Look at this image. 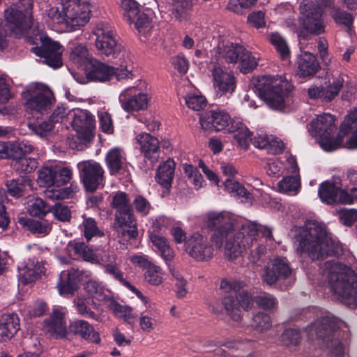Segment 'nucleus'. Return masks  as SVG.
I'll list each match as a JSON object with an SVG mask.
<instances>
[{
    "label": "nucleus",
    "instance_id": "nucleus-26",
    "mask_svg": "<svg viewBox=\"0 0 357 357\" xmlns=\"http://www.w3.org/2000/svg\"><path fill=\"white\" fill-rule=\"evenodd\" d=\"M44 330L50 337L56 340L67 337L68 331L64 314L59 310H54L50 317L43 321Z\"/></svg>",
    "mask_w": 357,
    "mask_h": 357
},
{
    "label": "nucleus",
    "instance_id": "nucleus-40",
    "mask_svg": "<svg viewBox=\"0 0 357 357\" xmlns=\"http://www.w3.org/2000/svg\"><path fill=\"white\" fill-rule=\"evenodd\" d=\"M270 43L275 47L280 58L286 61L290 57V50L285 38L278 32H271L267 34Z\"/></svg>",
    "mask_w": 357,
    "mask_h": 357
},
{
    "label": "nucleus",
    "instance_id": "nucleus-13",
    "mask_svg": "<svg viewBox=\"0 0 357 357\" xmlns=\"http://www.w3.org/2000/svg\"><path fill=\"white\" fill-rule=\"evenodd\" d=\"M335 120V116L324 113L310 123L312 135L318 138L320 146L326 151H335L340 146L341 140L333 138L336 130Z\"/></svg>",
    "mask_w": 357,
    "mask_h": 357
},
{
    "label": "nucleus",
    "instance_id": "nucleus-21",
    "mask_svg": "<svg viewBox=\"0 0 357 357\" xmlns=\"http://www.w3.org/2000/svg\"><path fill=\"white\" fill-rule=\"evenodd\" d=\"M344 79L342 75L333 77L332 82L328 81L326 86H312L307 90V96L310 99H320L324 102H331L343 88Z\"/></svg>",
    "mask_w": 357,
    "mask_h": 357
},
{
    "label": "nucleus",
    "instance_id": "nucleus-27",
    "mask_svg": "<svg viewBox=\"0 0 357 357\" xmlns=\"http://www.w3.org/2000/svg\"><path fill=\"white\" fill-rule=\"evenodd\" d=\"M222 174L227 176L224 182L225 190L231 196L249 199L250 193L239 182L234 179L238 171L231 164H224L220 167Z\"/></svg>",
    "mask_w": 357,
    "mask_h": 357
},
{
    "label": "nucleus",
    "instance_id": "nucleus-31",
    "mask_svg": "<svg viewBox=\"0 0 357 357\" xmlns=\"http://www.w3.org/2000/svg\"><path fill=\"white\" fill-rule=\"evenodd\" d=\"M105 162L111 175L124 174L127 170V165L119 148H112L106 154Z\"/></svg>",
    "mask_w": 357,
    "mask_h": 357
},
{
    "label": "nucleus",
    "instance_id": "nucleus-37",
    "mask_svg": "<svg viewBox=\"0 0 357 357\" xmlns=\"http://www.w3.org/2000/svg\"><path fill=\"white\" fill-rule=\"evenodd\" d=\"M193 0H173L171 15L176 20L181 22L190 19V11Z\"/></svg>",
    "mask_w": 357,
    "mask_h": 357
},
{
    "label": "nucleus",
    "instance_id": "nucleus-16",
    "mask_svg": "<svg viewBox=\"0 0 357 357\" xmlns=\"http://www.w3.org/2000/svg\"><path fill=\"white\" fill-rule=\"evenodd\" d=\"M299 9L301 25L307 32L316 36L325 32L324 11L321 6L312 1H302Z\"/></svg>",
    "mask_w": 357,
    "mask_h": 357
},
{
    "label": "nucleus",
    "instance_id": "nucleus-34",
    "mask_svg": "<svg viewBox=\"0 0 357 357\" xmlns=\"http://www.w3.org/2000/svg\"><path fill=\"white\" fill-rule=\"evenodd\" d=\"M339 192L340 187L328 180L322 182L319 186V197L323 203L328 205L337 204Z\"/></svg>",
    "mask_w": 357,
    "mask_h": 357
},
{
    "label": "nucleus",
    "instance_id": "nucleus-35",
    "mask_svg": "<svg viewBox=\"0 0 357 357\" xmlns=\"http://www.w3.org/2000/svg\"><path fill=\"white\" fill-rule=\"evenodd\" d=\"M135 262L146 269L144 273V278L150 284L159 285L162 282L161 268L159 266L153 265L142 256L137 257Z\"/></svg>",
    "mask_w": 357,
    "mask_h": 357
},
{
    "label": "nucleus",
    "instance_id": "nucleus-43",
    "mask_svg": "<svg viewBox=\"0 0 357 357\" xmlns=\"http://www.w3.org/2000/svg\"><path fill=\"white\" fill-rule=\"evenodd\" d=\"M68 250L74 253V255L82 257L84 261H90L94 259V253L84 242L72 240L67 245Z\"/></svg>",
    "mask_w": 357,
    "mask_h": 357
},
{
    "label": "nucleus",
    "instance_id": "nucleus-60",
    "mask_svg": "<svg viewBox=\"0 0 357 357\" xmlns=\"http://www.w3.org/2000/svg\"><path fill=\"white\" fill-rule=\"evenodd\" d=\"M50 212L52 213L54 218L61 222H67L71 218V211L68 206L61 203H56L51 206Z\"/></svg>",
    "mask_w": 357,
    "mask_h": 357
},
{
    "label": "nucleus",
    "instance_id": "nucleus-51",
    "mask_svg": "<svg viewBox=\"0 0 357 357\" xmlns=\"http://www.w3.org/2000/svg\"><path fill=\"white\" fill-rule=\"evenodd\" d=\"M121 8L124 19L128 22L133 20V17H136V15L141 10L140 5L135 0H121Z\"/></svg>",
    "mask_w": 357,
    "mask_h": 357
},
{
    "label": "nucleus",
    "instance_id": "nucleus-29",
    "mask_svg": "<svg viewBox=\"0 0 357 357\" xmlns=\"http://www.w3.org/2000/svg\"><path fill=\"white\" fill-rule=\"evenodd\" d=\"M69 329L75 336L79 337L89 342L99 344L100 337L99 333L95 331L93 325L83 319H76L71 322Z\"/></svg>",
    "mask_w": 357,
    "mask_h": 357
},
{
    "label": "nucleus",
    "instance_id": "nucleus-5",
    "mask_svg": "<svg viewBox=\"0 0 357 357\" xmlns=\"http://www.w3.org/2000/svg\"><path fill=\"white\" fill-rule=\"evenodd\" d=\"M91 6L86 1L61 0L57 6L48 9L47 15L51 22L76 30L89 21Z\"/></svg>",
    "mask_w": 357,
    "mask_h": 357
},
{
    "label": "nucleus",
    "instance_id": "nucleus-50",
    "mask_svg": "<svg viewBox=\"0 0 357 357\" xmlns=\"http://www.w3.org/2000/svg\"><path fill=\"white\" fill-rule=\"evenodd\" d=\"M82 226L84 236L87 241H89L94 236L102 237L105 235L104 232L98 229L97 222L92 218H85Z\"/></svg>",
    "mask_w": 357,
    "mask_h": 357
},
{
    "label": "nucleus",
    "instance_id": "nucleus-7",
    "mask_svg": "<svg viewBox=\"0 0 357 357\" xmlns=\"http://www.w3.org/2000/svg\"><path fill=\"white\" fill-rule=\"evenodd\" d=\"M96 36L95 46L98 53L114 63L132 66L130 53L115 37L110 27L103 23L97 24L93 31Z\"/></svg>",
    "mask_w": 357,
    "mask_h": 357
},
{
    "label": "nucleus",
    "instance_id": "nucleus-20",
    "mask_svg": "<svg viewBox=\"0 0 357 357\" xmlns=\"http://www.w3.org/2000/svg\"><path fill=\"white\" fill-rule=\"evenodd\" d=\"M292 275V268L285 257H276L271 260L265 266L262 276L264 282L268 285L286 280Z\"/></svg>",
    "mask_w": 357,
    "mask_h": 357
},
{
    "label": "nucleus",
    "instance_id": "nucleus-15",
    "mask_svg": "<svg viewBox=\"0 0 357 357\" xmlns=\"http://www.w3.org/2000/svg\"><path fill=\"white\" fill-rule=\"evenodd\" d=\"M80 182L86 192L93 193L105 185V170L94 160H84L77 163Z\"/></svg>",
    "mask_w": 357,
    "mask_h": 357
},
{
    "label": "nucleus",
    "instance_id": "nucleus-36",
    "mask_svg": "<svg viewBox=\"0 0 357 357\" xmlns=\"http://www.w3.org/2000/svg\"><path fill=\"white\" fill-rule=\"evenodd\" d=\"M17 222L34 234L46 235L52 229V225L47 220H36L27 217H20Z\"/></svg>",
    "mask_w": 357,
    "mask_h": 357
},
{
    "label": "nucleus",
    "instance_id": "nucleus-45",
    "mask_svg": "<svg viewBox=\"0 0 357 357\" xmlns=\"http://www.w3.org/2000/svg\"><path fill=\"white\" fill-rule=\"evenodd\" d=\"M51 211V206L41 198L37 197L29 201L28 211L31 216L44 217Z\"/></svg>",
    "mask_w": 357,
    "mask_h": 357
},
{
    "label": "nucleus",
    "instance_id": "nucleus-1",
    "mask_svg": "<svg viewBox=\"0 0 357 357\" xmlns=\"http://www.w3.org/2000/svg\"><path fill=\"white\" fill-rule=\"evenodd\" d=\"M236 220L225 212H211L208 213L207 226L214 229L211 236V242L218 248L225 245V256L229 260H234L240 257L246 248L256 241L258 234L257 225L255 223L243 224L239 230L235 229Z\"/></svg>",
    "mask_w": 357,
    "mask_h": 357
},
{
    "label": "nucleus",
    "instance_id": "nucleus-48",
    "mask_svg": "<svg viewBox=\"0 0 357 357\" xmlns=\"http://www.w3.org/2000/svg\"><path fill=\"white\" fill-rule=\"evenodd\" d=\"M55 165L43 167L38 171V183L41 187L54 186Z\"/></svg>",
    "mask_w": 357,
    "mask_h": 357
},
{
    "label": "nucleus",
    "instance_id": "nucleus-9",
    "mask_svg": "<svg viewBox=\"0 0 357 357\" xmlns=\"http://www.w3.org/2000/svg\"><path fill=\"white\" fill-rule=\"evenodd\" d=\"M33 0H19L5 10V24L8 32L20 38L33 24Z\"/></svg>",
    "mask_w": 357,
    "mask_h": 357
},
{
    "label": "nucleus",
    "instance_id": "nucleus-52",
    "mask_svg": "<svg viewBox=\"0 0 357 357\" xmlns=\"http://www.w3.org/2000/svg\"><path fill=\"white\" fill-rule=\"evenodd\" d=\"M34 149L31 143L27 140H22L11 142L10 153L14 158L20 157V155L26 156L33 152Z\"/></svg>",
    "mask_w": 357,
    "mask_h": 357
},
{
    "label": "nucleus",
    "instance_id": "nucleus-8",
    "mask_svg": "<svg viewBox=\"0 0 357 357\" xmlns=\"http://www.w3.org/2000/svg\"><path fill=\"white\" fill-rule=\"evenodd\" d=\"M112 205L115 209L114 227L118 236L126 241L136 239L138 236L137 220L128 195L124 192H116L113 196Z\"/></svg>",
    "mask_w": 357,
    "mask_h": 357
},
{
    "label": "nucleus",
    "instance_id": "nucleus-55",
    "mask_svg": "<svg viewBox=\"0 0 357 357\" xmlns=\"http://www.w3.org/2000/svg\"><path fill=\"white\" fill-rule=\"evenodd\" d=\"M169 270L176 281L175 287L176 289L175 291L176 297L179 298L185 297L188 293V290L185 288L187 284L186 280L178 273V271H176L173 266L169 265Z\"/></svg>",
    "mask_w": 357,
    "mask_h": 357
},
{
    "label": "nucleus",
    "instance_id": "nucleus-47",
    "mask_svg": "<svg viewBox=\"0 0 357 357\" xmlns=\"http://www.w3.org/2000/svg\"><path fill=\"white\" fill-rule=\"evenodd\" d=\"M253 144L258 149H266L271 153L276 155L281 153L284 148L283 142L281 141H272L271 142L264 138H255Z\"/></svg>",
    "mask_w": 357,
    "mask_h": 357
},
{
    "label": "nucleus",
    "instance_id": "nucleus-53",
    "mask_svg": "<svg viewBox=\"0 0 357 357\" xmlns=\"http://www.w3.org/2000/svg\"><path fill=\"white\" fill-rule=\"evenodd\" d=\"M54 177V186L60 187L64 185L72 179V169L67 167L55 165Z\"/></svg>",
    "mask_w": 357,
    "mask_h": 357
},
{
    "label": "nucleus",
    "instance_id": "nucleus-61",
    "mask_svg": "<svg viewBox=\"0 0 357 357\" xmlns=\"http://www.w3.org/2000/svg\"><path fill=\"white\" fill-rule=\"evenodd\" d=\"M88 54L89 52L86 46L77 44L71 47L70 59L75 63L82 64L87 59Z\"/></svg>",
    "mask_w": 357,
    "mask_h": 357
},
{
    "label": "nucleus",
    "instance_id": "nucleus-58",
    "mask_svg": "<svg viewBox=\"0 0 357 357\" xmlns=\"http://www.w3.org/2000/svg\"><path fill=\"white\" fill-rule=\"evenodd\" d=\"M76 308L78 313L86 319H93L97 321H100L102 320L100 314L92 311L86 305V301L82 298H79L76 301Z\"/></svg>",
    "mask_w": 357,
    "mask_h": 357
},
{
    "label": "nucleus",
    "instance_id": "nucleus-46",
    "mask_svg": "<svg viewBox=\"0 0 357 357\" xmlns=\"http://www.w3.org/2000/svg\"><path fill=\"white\" fill-rule=\"evenodd\" d=\"M41 272L39 266L36 268V266L29 267L28 265H25L18 269L19 280L23 284L33 282L40 278Z\"/></svg>",
    "mask_w": 357,
    "mask_h": 357
},
{
    "label": "nucleus",
    "instance_id": "nucleus-44",
    "mask_svg": "<svg viewBox=\"0 0 357 357\" xmlns=\"http://www.w3.org/2000/svg\"><path fill=\"white\" fill-rule=\"evenodd\" d=\"M236 295L228 294L222 299V304L226 311V314L234 321H239L241 317V309L238 302L236 298Z\"/></svg>",
    "mask_w": 357,
    "mask_h": 357
},
{
    "label": "nucleus",
    "instance_id": "nucleus-63",
    "mask_svg": "<svg viewBox=\"0 0 357 357\" xmlns=\"http://www.w3.org/2000/svg\"><path fill=\"white\" fill-rule=\"evenodd\" d=\"M187 106L193 110L199 111L206 105V100L202 95L189 94L185 98Z\"/></svg>",
    "mask_w": 357,
    "mask_h": 357
},
{
    "label": "nucleus",
    "instance_id": "nucleus-28",
    "mask_svg": "<svg viewBox=\"0 0 357 357\" xmlns=\"http://www.w3.org/2000/svg\"><path fill=\"white\" fill-rule=\"evenodd\" d=\"M321 68L317 57L304 52L297 59V75L302 78L313 77Z\"/></svg>",
    "mask_w": 357,
    "mask_h": 357
},
{
    "label": "nucleus",
    "instance_id": "nucleus-54",
    "mask_svg": "<svg viewBox=\"0 0 357 357\" xmlns=\"http://www.w3.org/2000/svg\"><path fill=\"white\" fill-rule=\"evenodd\" d=\"M271 317L265 312H259L252 318V326L257 331H267L271 328Z\"/></svg>",
    "mask_w": 357,
    "mask_h": 357
},
{
    "label": "nucleus",
    "instance_id": "nucleus-39",
    "mask_svg": "<svg viewBox=\"0 0 357 357\" xmlns=\"http://www.w3.org/2000/svg\"><path fill=\"white\" fill-rule=\"evenodd\" d=\"M84 289L89 296L98 301H107L110 300V291L100 282L89 280L84 285Z\"/></svg>",
    "mask_w": 357,
    "mask_h": 357
},
{
    "label": "nucleus",
    "instance_id": "nucleus-49",
    "mask_svg": "<svg viewBox=\"0 0 357 357\" xmlns=\"http://www.w3.org/2000/svg\"><path fill=\"white\" fill-rule=\"evenodd\" d=\"M54 127V125L49 119L45 121H40L38 119L28 123V128L29 130L40 137L47 136L48 132L52 131Z\"/></svg>",
    "mask_w": 357,
    "mask_h": 357
},
{
    "label": "nucleus",
    "instance_id": "nucleus-4",
    "mask_svg": "<svg viewBox=\"0 0 357 357\" xmlns=\"http://www.w3.org/2000/svg\"><path fill=\"white\" fill-rule=\"evenodd\" d=\"M255 88L259 97L273 109L284 111L293 102L294 86L287 79L272 76L259 77Z\"/></svg>",
    "mask_w": 357,
    "mask_h": 357
},
{
    "label": "nucleus",
    "instance_id": "nucleus-59",
    "mask_svg": "<svg viewBox=\"0 0 357 357\" xmlns=\"http://www.w3.org/2000/svg\"><path fill=\"white\" fill-rule=\"evenodd\" d=\"M132 206L141 216H146L153 208L150 202L143 196L137 195L132 201Z\"/></svg>",
    "mask_w": 357,
    "mask_h": 357
},
{
    "label": "nucleus",
    "instance_id": "nucleus-22",
    "mask_svg": "<svg viewBox=\"0 0 357 357\" xmlns=\"http://www.w3.org/2000/svg\"><path fill=\"white\" fill-rule=\"evenodd\" d=\"M137 140L139 144L141 153L149 162L144 169L146 172L148 170L153 169L160 158V148L159 140L157 137L146 132L139 135L137 137Z\"/></svg>",
    "mask_w": 357,
    "mask_h": 357
},
{
    "label": "nucleus",
    "instance_id": "nucleus-30",
    "mask_svg": "<svg viewBox=\"0 0 357 357\" xmlns=\"http://www.w3.org/2000/svg\"><path fill=\"white\" fill-rule=\"evenodd\" d=\"M20 330V319L15 314H3L0 316V342L10 340Z\"/></svg>",
    "mask_w": 357,
    "mask_h": 357
},
{
    "label": "nucleus",
    "instance_id": "nucleus-2",
    "mask_svg": "<svg viewBox=\"0 0 357 357\" xmlns=\"http://www.w3.org/2000/svg\"><path fill=\"white\" fill-rule=\"evenodd\" d=\"M296 252L312 261L324 260L328 257H339L343 254L342 243L331 237L324 227L315 221L306 222L295 230Z\"/></svg>",
    "mask_w": 357,
    "mask_h": 357
},
{
    "label": "nucleus",
    "instance_id": "nucleus-18",
    "mask_svg": "<svg viewBox=\"0 0 357 357\" xmlns=\"http://www.w3.org/2000/svg\"><path fill=\"white\" fill-rule=\"evenodd\" d=\"M55 103V98L51 91L33 90L26 98L24 108L31 114H48Z\"/></svg>",
    "mask_w": 357,
    "mask_h": 357
},
{
    "label": "nucleus",
    "instance_id": "nucleus-57",
    "mask_svg": "<svg viewBox=\"0 0 357 357\" xmlns=\"http://www.w3.org/2000/svg\"><path fill=\"white\" fill-rule=\"evenodd\" d=\"M331 17L336 24L344 25L349 31L351 29L354 23V17L351 14L337 8L333 12Z\"/></svg>",
    "mask_w": 357,
    "mask_h": 357
},
{
    "label": "nucleus",
    "instance_id": "nucleus-12",
    "mask_svg": "<svg viewBox=\"0 0 357 357\" xmlns=\"http://www.w3.org/2000/svg\"><path fill=\"white\" fill-rule=\"evenodd\" d=\"M33 36L29 37V42L31 44L41 43L40 46L33 47L31 52L36 56L43 58L45 62L53 68H60L63 63L61 59L62 47L59 43L52 41L45 36L43 26H37V29L33 30Z\"/></svg>",
    "mask_w": 357,
    "mask_h": 357
},
{
    "label": "nucleus",
    "instance_id": "nucleus-11",
    "mask_svg": "<svg viewBox=\"0 0 357 357\" xmlns=\"http://www.w3.org/2000/svg\"><path fill=\"white\" fill-rule=\"evenodd\" d=\"M117 67L109 66L96 59H91L86 66V78L89 81L105 82L116 78V80L131 78L132 66L123 63H115Z\"/></svg>",
    "mask_w": 357,
    "mask_h": 357
},
{
    "label": "nucleus",
    "instance_id": "nucleus-3",
    "mask_svg": "<svg viewBox=\"0 0 357 357\" xmlns=\"http://www.w3.org/2000/svg\"><path fill=\"white\" fill-rule=\"evenodd\" d=\"M199 123L203 130L209 132L227 130L234 134V138L238 146L244 149L249 147L252 132L243 123L240 118L231 119L229 114L222 109L206 111L201 114Z\"/></svg>",
    "mask_w": 357,
    "mask_h": 357
},
{
    "label": "nucleus",
    "instance_id": "nucleus-6",
    "mask_svg": "<svg viewBox=\"0 0 357 357\" xmlns=\"http://www.w3.org/2000/svg\"><path fill=\"white\" fill-rule=\"evenodd\" d=\"M328 283L342 302L352 309L357 308V274L346 265L336 264L328 275Z\"/></svg>",
    "mask_w": 357,
    "mask_h": 357
},
{
    "label": "nucleus",
    "instance_id": "nucleus-64",
    "mask_svg": "<svg viewBox=\"0 0 357 357\" xmlns=\"http://www.w3.org/2000/svg\"><path fill=\"white\" fill-rule=\"evenodd\" d=\"M245 286V283L240 280H222L220 282V288L233 295H238Z\"/></svg>",
    "mask_w": 357,
    "mask_h": 357
},
{
    "label": "nucleus",
    "instance_id": "nucleus-10",
    "mask_svg": "<svg viewBox=\"0 0 357 357\" xmlns=\"http://www.w3.org/2000/svg\"><path fill=\"white\" fill-rule=\"evenodd\" d=\"M316 337L322 340V346L327 348L332 357H344V344L334 338L339 328L338 321L333 316L326 315L317 319L312 324Z\"/></svg>",
    "mask_w": 357,
    "mask_h": 357
},
{
    "label": "nucleus",
    "instance_id": "nucleus-38",
    "mask_svg": "<svg viewBox=\"0 0 357 357\" xmlns=\"http://www.w3.org/2000/svg\"><path fill=\"white\" fill-rule=\"evenodd\" d=\"M11 167L19 173L29 174L33 172L38 167V160L34 158L22 156L12 157Z\"/></svg>",
    "mask_w": 357,
    "mask_h": 357
},
{
    "label": "nucleus",
    "instance_id": "nucleus-33",
    "mask_svg": "<svg viewBox=\"0 0 357 357\" xmlns=\"http://www.w3.org/2000/svg\"><path fill=\"white\" fill-rule=\"evenodd\" d=\"M149 238L155 248V251L160 254L169 266L174 258L173 250L170 248L169 242L165 237L154 233H150Z\"/></svg>",
    "mask_w": 357,
    "mask_h": 357
},
{
    "label": "nucleus",
    "instance_id": "nucleus-42",
    "mask_svg": "<svg viewBox=\"0 0 357 357\" xmlns=\"http://www.w3.org/2000/svg\"><path fill=\"white\" fill-rule=\"evenodd\" d=\"M152 11L146 10V11H139L133 20L128 23L134 24L135 29L142 35H146L152 28Z\"/></svg>",
    "mask_w": 357,
    "mask_h": 357
},
{
    "label": "nucleus",
    "instance_id": "nucleus-19",
    "mask_svg": "<svg viewBox=\"0 0 357 357\" xmlns=\"http://www.w3.org/2000/svg\"><path fill=\"white\" fill-rule=\"evenodd\" d=\"M122 109L126 112L146 109L150 97L136 87H129L122 91L119 97Z\"/></svg>",
    "mask_w": 357,
    "mask_h": 357
},
{
    "label": "nucleus",
    "instance_id": "nucleus-17",
    "mask_svg": "<svg viewBox=\"0 0 357 357\" xmlns=\"http://www.w3.org/2000/svg\"><path fill=\"white\" fill-rule=\"evenodd\" d=\"M188 255L199 261H207L213 257L214 249L206 236L199 232L191 234L185 242Z\"/></svg>",
    "mask_w": 357,
    "mask_h": 357
},
{
    "label": "nucleus",
    "instance_id": "nucleus-23",
    "mask_svg": "<svg viewBox=\"0 0 357 357\" xmlns=\"http://www.w3.org/2000/svg\"><path fill=\"white\" fill-rule=\"evenodd\" d=\"M213 85L217 96L231 94L236 88V78L231 72L220 66L212 70Z\"/></svg>",
    "mask_w": 357,
    "mask_h": 357
},
{
    "label": "nucleus",
    "instance_id": "nucleus-62",
    "mask_svg": "<svg viewBox=\"0 0 357 357\" xmlns=\"http://www.w3.org/2000/svg\"><path fill=\"white\" fill-rule=\"evenodd\" d=\"M300 185L298 178L294 176H289L284 177L278 183V188L280 191L289 192L297 190L300 188Z\"/></svg>",
    "mask_w": 357,
    "mask_h": 357
},
{
    "label": "nucleus",
    "instance_id": "nucleus-32",
    "mask_svg": "<svg viewBox=\"0 0 357 357\" xmlns=\"http://www.w3.org/2000/svg\"><path fill=\"white\" fill-rule=\"evenodd\" d=\"M175 162L172 159H168L158 167L155 180L164 188L169 190L174 176Z\"/></svg>",
    "mask_w": 357,
    "mask_h": 357
},
{
    "label": "nucleus",
    "instance_id": "nucleus-41",
    "mask_svg": "<svg viewBox=\"0 0 357 357\" xmlns=\"http://www.w3.org/2000/svg\"><path fill=\"white\" fill-rule=\"evenodd\" d=\"M28 180L23 176L7 180L5 183L8 195L15 199L22 197L25 195Z\"/></svg>",
    "mask_w": 357,
    "mask_h": 357
},
{
    "label": "nucleus",
    "instance_id": "nucleus-56",
    "mask_svg": "<svg viewBox=\"0 0 357 357\" xmlns=\"http://www.w3.org/2000/svg\"><path fill=\"white\" fill-rule=\"evenodd\" d=\"M301 340V331L296 328H287L280 336V341L286 346L298 345Z\"/></svg>",
    "mask_w": 357,
    "mask_h": 357
},
{
    "label": "nucleus",
    "instance_id": "nucleus-25",
    "mask_svg": "<svg viewBox=\"0 0 357 357\" xmlns=\"http://www.w3.org/2000/svg\"><path fill=\"white\" fill-rule=\"evenodd\" d=\"M82 275V271L74 268L61 271L56 284L59 294L64 297L73 296L79 289Z\"/></svg>",
    "mask_w": 357,
    "mask_h": 357
},
{
    "label": "nucleus",
    "instance_id": "nucleus-14",
    "mask_svg": "<svg viewBox=\"0 0 357 357\" xmlns=\"http://www.w3.org/2000/svg\"><path fill=\"white\" fill-rule=\"evenodd\" d=\"M219 54L228 63H238L240 71L247 74L258 66V59L243 45L227 42L218 47Z\"/></svg>",
    "mask_w": 357,
    "mask_h": 357
},
{
    "label": "nucleus",
    "instance_id": "nucleus-24",
    "mask_svg": "<svg viewBox=\"0 0 357 357\" xmlns=\"http://www.w3.org/2000/svg\"><path fill=\"white\" fill-rule=\"evenodd\" d=\"M95 123L94 116L89 111L78 109L75 112L72 126L80 139L84 142L91 140Z\"/></svg>",
    "mask_w": 357,
    "mask_h": 357
}]
</instances>
